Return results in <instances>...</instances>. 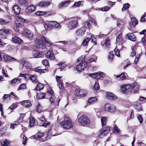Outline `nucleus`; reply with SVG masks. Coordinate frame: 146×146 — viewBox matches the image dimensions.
<instances>
[{
    "instance_id": "9",
    "label": "nucleus",
    "mask_w": 146,
    "mask_h": 146,
    "mask_svg": "<svg viewBox=\"0 0 146 146\" xmlns=\"http://www.w3.org/2000/svg\"><path fill=\"white\" fill-rule=\"evenodd\" d=\"M46 58L50 60H55V57L54 54L51 50L47 51L45 53Z\"/></svg>"
},
{
    "instance_id": "46",
    "label": "nucleus",
    "mask_w": 146,
    "mask_h": 146,
    "mask_svg": "<svg viewBox=\"0 0 146 146\" xmlns=\"http://www.w3.org/2000/svg\"><path fill=\"white\" fill-rule=\"evenodd\" d=\"M122 45L121 43L120 42L118 44V43L117 42L116 46L115 49L118 50H121L122 49Z\"/></svg>"
},
{
    "instance_id": "22",
    "label": "nucleus",
    "mask_w": 146,
    "mask_h": 146,
    "mask_svg": "<svg viewBox=\"0 0 146 146\" xmlns=\"http://www.w3.org/2000/svg\"><path fill=\"white\" fill-rule=\"evenodd\" d=\"M131 86L132 88V90H133L134 93L137 92L139 89V85L137 82H135L132 84Z\"/></svg>"
},
{
    "instance_id": "21",
    "label": "nucleus",
    "mask_w": 146,
    "mask_h": 146,
    "mask_svg": "<svg viewBox=\"0 0 146 146\" xmlns=\"http://www.w3.org/2000/svg\"><path fill=\"white\" fill-rule=\"evenodd\" d=\"M33 54L35 58H40L43 56V53L42 52H38L37 51H34L33 52Z\"/></svg>"
},
{
    "instance_id": "42",
    "label": "nucleus",
    "mask_w": 146,
    "mask_h": 146,
    "mask_svg": "<svg viewBox=\"0 0 146 146\" xmlns=\"http://www.w3.org/2000/svg\"><path fill=\"white\" fill-rule=\"evenodd\" d=\"M9 144V142L7 140H5L1 142L2 146H8Z\"/></svg>"
},
{
    "instance_id": "30",
    "label": "nucleus",
    "mask_w": 146,
    "mask_h": 146,
    "mask_svg": "<svg viewBox=\"0 0 146 146\" xmlns=\"http://www.w3.org/2000/svg\"><path fill=\"white\" fill-rule=\"evenodd\" d=\"M18 4L20 5H26L27 4V0H18Z\"/></svg>"
},
{
    "instance_id": "11",
    "label": "nucleus",
    "mask_w": 146,
    "mask_h": 146,
    "mask_svg": "<svg viewBox=\"0 0 146 146\" xmlns=\"http://www.w3.org/2000/svg\"><path fill=\"white\" fill-rule=\"evenodd\" d=\"M48 24L51 27L54 28H60L61 26L60 23L55 21H48Z\"/></svg>"
},
{
    "instance_id": "48",
    "label": "nucleus",
    "mask_w": 146,
    "mask_h": 146,
    "mask_svg": "<svg viewBox=\"0 0 146 146\" xmlns=\"http://www.w3.org/2000/svg\"><path fill=\"white\" fill-rule=\"evenodd\" d=\"M130 7V5L129 3L125 4L123 5V8L122 9V11H124V9H128Z\"/></svg>"
},
{
    "instance_id": "39",
    "label": "nucleus",
    "mask_w": 146,
    "mask_h": 146,
    "mask_svg": "<svg viewBox=\"0 0 146 146\" xmlns=\"http://www.w3.org/2000/svg\"><path fill=\"white\" fill-rule=\"evenodd\" d=\"M131 20V23L134 26H135L138 23V21L135 17H132Z\"/></svg>"
},
{
    "instance_id": "35",
    "label": "nucleus",
    "mask_w": 146,
    "mask_h": 146,
    "mask_svg": "<svg viewBox=\"0 0 146 146\" xmlns=\"http://www.w3.org/2000/svg\"><path fill=\"white\" fill-rule=\"evenodd\" d=\"M96 100V98L95 97H93L89 98L88 100L87 105H89L91 104L92 103L95 102Z\"/></svg>"
},
{
    "instance_id": "7",
    "label": "nucleus",
    "mask_w": 146,
    "mask_h": 146,
    "mask_svg": "<svg viewBox=\"0 0 146 146\" xmlns=\"http://www.w3.org/2000/svg\"><path fill=\"white\" fill-rule=\"evenodd\" d=\"M104 109L105 111L111 112H114L116 110L115 106L109 104H106L104 105Z\"/></svg>"
},
{
    "instance_id": "13",
    "label": "nucleus",
    "mask_w": 146,
    "mask_h": 146,
    "mask_svg": "<svg viewBox=\"0 0 146 146\" xmlns=\"http://www.w3.org/2000/svg\"><path fill=\"white\" fill-rule=\"evenodd\" d=\"M86 66V62H81L77 66V70L78 71L81 72L84 70Z\"/></svg>"
},
{
    "instance_id": "23",
    "label": "nucleus",
    "mask_w": 146,
    "mask_h": 146,
    "mask_svg": "<svg viewBox=\"0 0 146 146\" xmlns=\"http://www.w3.org/2000/svg\"><path fill=\"white\" fill-rule=\"evenodd\" d=\"M50 4V3L48 1H41L39 3L38 5L40 7H44L48 6Z\"/></svg>"
},
{
    "instance_id": "62",
    "label": "nucleus",
    "mask_w": 146,
    "mask_h": 146,
    "mask_svg": "<svg viewBox=\"0 0 146 146\" xmlns=\"http://www.w3.org/2000/svg\"><path fill=\"white\" fill-rule=\"evenodd\" d=\"M122 38V34L121 33L117 37L116 39V42L118 43L120 41V38Z\"/></svg>"
},
{
    "instance_id": "27",
    "label": "nucleus",
    "mask_w": 146,
    "mask_h": 146,
    "mask_svg": "<svg viewBox=\"0 0 146 146\" xmlns=\"http://www.w3.org/2000/svg\"><path fill=\"white\" fill-rule=\"evenodd\" d=\"M35 9V7L34 5L28 6L26 9V11L27 13H30L33 11Z\"/></svg>"
},
{
    "instance_id": "38",
    "label": "nucleus",
    "mask_w": 146,
    "mask_h": 146,
    "mask_svg": "<svg viewBox=\"0 0 146 146\" xmlns=\"http://www.w3.org/2000/svg\"><path fill=\"white\" fill-rule=\"evenodd\" d=\"M21 82L20 80L17 79H14L11 81V84L12 85H14L16 83H19Z\"/></svg>"
},
{
    "instance_id": "5",
    "label": "nucleus",
    "mask_w": 146,
    "mask_h": 146,
    "mask_svg": "<svg viewBox=\"0 0 146 146\" xmlns=\"http://www.w3.org/2000/svg\"><path fill=\"white\" fill-rule=\"evenodd\" d=\"M78 25V21L73 20L70 21L68 24V27L70 30H72L76 28Z\"/></svg>"
},
{
    "instance_id": "17",
    "label": "nucleus",
    "mask_w": 146,
    "mask_h": 146,
    "mask_svg": "<svg viewBox=\"0 0 146 146\" xmlns=\"http://www.w3.org/2000/svg\"><path fill=\"white\" fill-rule=\"evenodd\" d=\"M24 31L27 37L29 38H31L33 36V33L31 31L27 28H25Z\"/></svg>"
},
{
    "instance_id": "16",
    "label": "nucleus",
    "mask_w": 146,
    "mask_h": 146,
    "mask_svg": "<svg viewBox=\"0 0 146 146\" xmlns=\"http://www.w3.org/2000/svg\"><path fill=\"white\" fill-rule=\"evenodd\" d=\"M3 57L4 60L6 62H11L16 60L14 58L11 57L6 54H4L3 55Z\"/></svg>"
},
{
    "instance_id": "25",
    "label": "nucleus",
    "mask_w": 146,
    "mask_h": 146,
    "mask_svg": "<svg viewBox=\"0 0 146 146\" xmlns=\"http://www.w3.org/2000/svg\"><path fill=\"white\" fill-rule=\"evenodd\" d=\"M41 39L44 42L46 45L48 46H50L53 44L47 38H46L44 36L41 37Z\"/></svg>"
},
{
    "instance_id": "44",
    "label": "nucleus",
    "mask_w": 146,
    "mask_h": 146,
    "mask_svg": "<svg viewBox=\"0 0 146 146\" xmlns=\"http://www.w3.org/2000/svg\"><path fill=\"white\" fill-rule=\"evenodd\" d=\"M43 136V134L41 132L37 133L35 135V137L36 138H38L42 137Z\"/></svg>"
},
{
    "instance_id": "41",
    "label": "nucleus",
    "mask_w": 146,
    "mask_h": 146,
    "mask_svg": "<svg viewBox=\"0 0 146 146\" xmlns=\"http://www.w3.org/2000/svg\"><path fill=\"white\" fill-rule=\"evenodd\" d=\"M59 66V68L60 69H63L66 66V64L62 62H60L58 64Z\"/></svg>"
},
{
    "instance_id": "12",
    "label": "nucleus",
    "mask_w": 146,
    "mask_h": 146,
    "mask_svg": "<svg viewBox=\"0 0 146 146\" xmlns=\"http://www.w3.org/2000/svg\"><path fill=\"white\" fill-rule=\"evenodd\" d=\"M93 24L95 26H96V22L94 19L92 17H90L89 19V21L86 22L84 23L85 27L87 26L88 27L90 28L91 25Z\"/></svg>"
},
{
    "instance_id": "26",
    "label": "nucleus",
    "mask_w": 146,
    "mask_h": 146,
    "mask_svg": "<svg viewBox=\"0 0 146 146\" xmlns=\"http://www.w3.org/2000/svg\"><path fill=\"white\" fill-rule=\"evenodd\" d=\"M21 104L23 106L27 108H29L31 106V102L28 100L23 101Z\"/></svg>"
},
{
    "instance_id": "56",
    "label": "nucleus",
    "mask_w": 146,
    "mask_h": 146,
    "mask_svg": "<svg viewBox=\"0 0 146 146\" xmlns=\"http://www.w3.org/2000/svg\"><path fill=\"white\" fill-rule=\"evenodd\" d=\"M42 63L44 66H47L49 65V63L47 59H44L42 61Z\"/></svg>"
},
{
    "instance_id": "8",
    "label": "nucleus",
    "mask_w": 146,
    "mask_h": 146,
    "mask_svg": "<svg viewBox=\"0 0 146 146\" xmlns=\"http://www.w3.org/2000/svg\"><path fill=\"white\" fill-rule=\"evenodd\" d=\"M74 93L78 97H83L86 96V91L83 89H78L75 90Z\"/></svg>"
},
{
    "instance_id": "59",
    "label": "nucleus",
    "mask_w": 146,
    "mask_h": 146,
    "mask_svg": "<svg viewBox=\"0 0 146 146\" xmlns=\"http://www.w3.org/2000/svg\"><path fill=\"white\" fill-rule=\"evenodd\" d=\"M135 108L138 111H140L141 110V106L139 104L135 105Z\"/></svg>"
},
{
    "instance_id": "50",
    "label": "nucleus",
    "mask_w": 146,
    "mask_h": 146,
    "mask_svg": "<svg viewBox=\"0 0 146 146\" xmlns=\"http://www.w3.org/2000/svg\"><path fill=\"white\" fill-rule=\"evenodd\" d=\"M26 88V86L25 84H22L20 85L19 86L17 90H20L21 89H24Z\"/></svg>"
},
{
    "instance_id": "20",
    "label": "nucleus",
    "mask_w": 146,
    "mask_h": 146,
    "mask_svg": "<svg viewBox=\"0 0 146 146\" xmlns=\"http://www.w3.org/2000/svg\"><path fill=\"white\" fill-rule=\"evenodd\" d=\"M12 41L15 43H17L19 44H21L23 41L20 38L17 36H14L12 40Z\"/></svg>"
},
{
    "instance_id": "14",
    "label": "nucleus",
    "mask_w": 146,
    "mask_h": 146,
    "mask_svg": "<svg viewBox=\"0 0 146 146\" xmlns=\"http://www.w3.org/2000/svg\"><path fill=\"white\" fill-rule=\"evenodd\" d=\"M106 98L110 100H115L117 98V97L111 92H108L106 94Z\"/></svg>"
},
{
    "instance_id": "47",
    "label": "nucleus",
    "mask_w": 146,
    "mask_h": 146,
    "mask_svg": "<svg viewBox=\"0 0 146 146\" xmlns=\"http://www.w3.org/2000/svg\"><path fill=\"white\" fill-rule=\"evenodd\" d=\"M120 131V129L118 128L116 125H114L113 126V131L114 133H118Z\"/></svg>"
},
{
    "instance_id": "54",
    "label": "nucleus",
    "mask_w": 146,
    "mask_h": 146,
    "mask_svg": "<svg viewBox=\"0 0 146 146\" xmlns=\"http://www.w3.org/2000/svg\"><path fill=\"white\" fill-rule=\"evenodd\" d=\"M56 97L54 95H52L50 98V101L51 104L54 103Z\"/></svg>"
},
{
    "instance_id": "51",
    "label": "nucleus",
    "mask_w": 146,
    "mask_h": 146,
    "mask_svg": "<svg viewBox=\"0 0 146 146\" xmlns=\"http://www.w3.org/2000/svg\"><path fill=\"white\" fill-rule=\"evenodd\" d=\"M110 39L109 38H108L106 40L105 44V46L106 47H108L110 45Z\"/></svg>"
},
{
    "instance_id": "53",
    "label": "nucleus",
    "mask_w": 146,
    "mask_h": 146,
    "mask_svg": "<svg viewBox=\"0 0 146 146\" xmlns=\"http://www.w3.org/2000/svg\"><path fill=\"white\" fill-rule=\"evenodd\" d=\"M140 55L141 54H140L139 55V54H137V56L136 57L134 61V63L135 64H137L138 63Z\"/></svg>"
},
{
    "instance_id": "34",
    "label": "nucleus",
    "mask_w": 146,
    "mask_h": 146,
    "mask_svg": "<svg viewBox=\"0 0 146 146\" xmlns=\"http://www.w3.org/2000/svg\"><path fill=\"white\" fill-rule=\"evenodd\" d=\"M107 118L105 117H103L101 119L102 125V127L106 125L107 121Z\"/></svg>"
},
{
    "instance_id": "2",
    "label": "nucleus",
    "mask_w": 146,
    "mask_h": 146,
    "mask_svg": "<svg viewBox=\"0 0 146 146\" xmlns=\"http://www.w3.org/2000/svg\"><path fill=\"white\" fill-rule=\"evenodd\" d=\"M110 127L108 126L102 127L99 131L98 136L100 138H102L108 134L110 131Z\"/></svg>"
},
{
    "instance_id": "63",
    "label": "nucleus",
    "mask_w": 146,
    "mask_h": 146,
    "mask_svg": "<svg viewBox=\"0 0 146 146\" xmlns=\"http://www.w3.org/2000/svg\"><path fill=\"white\" fill-rule=\"evenodd\" d=\"M137 118L139 121V122L140 123H141L142 122L143 118L142 116L140 115H138L137 116Z\"/></svg>"
},
{
    "instance_id": "29",
    "label": "nucleus",
    "mask_w": 146,
    "mask_h": 146,
    "mask_svg": "<svg viewBox=\"0 0 146 146\" xmlns=\"http://www.w3.org/2000/svg\"><path fill=\"white\" fill-rule=\"evenodd\" d=\"M116 78L118 80H124L126 76L124 73H122L119 75H116Z\"/></svg>"
},
{
    "instance_id": "19",
    "label": "nucleus",
    "mask_w": 146,
    "mask_h": 146,
    "mask_svg": "<svg viewBox=\"0 0 146 146\" xmlns=\"http://www.w3.org/2000/svg\"><path fill=\"white\" fill-rule=\"evenodd\" d=\"M70 1H67L61 2L58 5V6L59 8H63L67 7L69 4Z\"/></svg>"
},
{
    "instance_id": "43",
    "label": "nucleus",
    "mask_w": 146,
    "mask_h": 146,
    "mask_svg": "<svg viewBox=\"0 0 146 146\" xmlns=\"http://www.w3.org/2000/svg\"><path fill=\"white\" fill-rule=\"evenodd\" d=\"M36 111L38 113H40L42 110V108L39 104H38L36 106Z\"/></svg>"
},
{
    "instance_id": "33",
    "label": "nucleus",
    "mask_w": 146,
    "mask_h": 146,
    "mask_svg": "<svg viewBox=\"0 0 146 146\" xmlns=\"http://www.w3.org/2000/svg\"><path fill=\"white\" fill-rule=\"evenodd\" d=\"M35 122V118L33 117H31L29 119V126L30 127H33Z\"/></svg>"
},
{
    "instance_id": "28",
    "label": "nucleus",
    "mask_w": 146,
    "mask_h": 146,
    "mask_svg": "<svg viewBox=\"0 0 146 146\" xmlns=\"http://www.w3.org/2000/svg\"><path fill=\"white\" fill-rule=\"evenodd\" d=\"M127 36L128 39L131 41H135L136 40V37L133 33H128L127 35Z\"/></svg>"
},
{
    "instance_id": "4",
    "label": "nucleus",
    "mask_w": 146,
    "mask_h": 146,
    "mask_svg": "<svg viewBox=\"0 0 146 146\" xmlns=\"http://www.w3.org/2000/svg\"><path fill=\"white\" fill-rule=\"evenodd\" d=\"M121 90L123 93H128L131 92L132 90V88L131 85L125 84L121 86Z\"/></svg>"
},
{
    "instance_id": "18",
    "label": "nucleus",
    "mask_w": 146,
    "mask_h": 146,
    "mask_svg": "<svg viewBox=\"0 0 146 146\" xmlns=\"http://www.w3.org/2000/svg\"><path fill=\"white\" fill-rule=\"evenodd\" d=\"M25 64H29V62L26 61L24 59H22L20 60V63L19 64V69L20 70H22Z\"/></svg>"
},
{
    "instance_id": "58",
    "label": "nucleus",
    "mask_w": 146,
    "mask_h": 146,
    "mask_svg": "<svg viewBox=\"0 0 146 146\" xmlns=\"http://www.w3.org/2000/svg\"><path fill=\"white\" fill-rule=\"evenodd\" d=\"M44 27L45 28V29L46 30H50L51 29L50 27L48 24V21L47 23H45L44 24Z\"/></svg>"
},
{
    "instance_id": "61",
    "label": "nucleus",
    "mask_w": 146,
    "mask_h": 146,
    "mask_svg": "<svg viewBox=\"0 0 146 146\" xmlns=\"http://www.w3.org/2000/svg\"><path fill=\"white\" fill-rule=\"evenodd\" d=\"M110 9L109 7L105 6L104 7L100 8V10L103 11H107Z\"/></svg>"
},
{
    "instance_id": "1",
    "label": "nucleus",
    "mask_w": 146,
    "mask_h": 146,
    "mask_svg": "<svg viewBox=\"0 0 146 146\" xmlns=\"http://www.w3.org/2000/svg\"><path fill=\"white\" fill-rule=\"evenodd\" d=\"M61 126L64 128L69 129L73 127V123L69 117L65 116L64 117V120L61 122Z\"/></svg>"
},
{
    "instance_id": "49",
    "label": "nucleus",
    "mask_w": 146,
    "mask_h": 146,
    "mask_svg": "<svg viewBox=\"0 0 146 146\" xmlns=\"http://www.w3.org/2000/svg\"><path fill=\"white\" fill-rule=\"evenodd\" d=\"M82 1L75 2L73 6L78 7L82 5Z\"/></svg>"
},
{
    "instance_id": "57",
    "label": "nucleus",
    "mask_w": 146,
    "mask_h": 146,
    "mask_svg": "<svg viewBox=\"0 0 146 146\" xmlns=\"http://www.w3.org/2000/svg\"><path fill=\"white\" fill-rule=\"evenodd\" d=\"M94 88L96 90H98L99 89V86L97 82H96L94 85Z\"/></svg>"
},
{
    "instance_id": "6",
    "label": "nucleus",
    "mask_w": 146,
    "mask_h": 146,
    "mask_svg": "<svg viewBox=\"0 0 146 146\" xmlns=\"http://www.w3.org/2000/svg\"><path fill=\"white\" fill-rule=\"evenodd\" d=\"M35 42L37 47L42 49H44L46 48V45L43 43L44 41L41 39V38L40 39L36 38Z\"/></svg>"
},
{
    "instance_id": "40",
    "label": "nucleus",
    "mask_w": 146,
    "mask_h": 146,
    "mask_svg": "<svg viewBox=\"0 0 146 146\" xmlns=\"http://www.w3.org/2000/svg\"><path fill=\"white\" fill-rule=\"evenodd\" d=\"M30 79L34 83L37 82L38 81L36 79V76L34 75H31L30 77Z\"/></svg>"
},
{
    "instance_id": "64",
    "label": "nucleus",
    "mask_w": 146,
    "mask_h": 146,
    "mask_svg": "<svg viewBox=\"0 0 146 146\" xmlns=\"http://www.w3.org/2000/svg\"><path fill=\"white\" fill-rule=\"evenodd\" d=\"M3 32L5 33H8L11 32V30L9 29H3Z\"/></svg>"
},
{
    "instance_id": "3",
    "label": "nucleus",
    "mask_w": 146,
    "mask_h": 146,
    "mask_svg": "<svg viewBox=\"0 0 146 146\" xmlns=\"http://www.w3.org/2000/svg\"><path fill=\"white\" fill-rule=\"evenodd\" d=\"M78 121L80 124L82 125H88L90 123V119L86 116L82 115L78 119Z\"/></svg>"
},
{
    "instance_id": "32",
    "label": "nucleus",
    "mask_w": 146,
    "mask_h": 146,
    "mask_svg": "<svg viewBox=\"0 0 146 146\" xmlns=\"http://www.w3.org/2000/svg\"><path fill=\"white\" fill-rule=\"evenodd\" d=\"M15 25L16 26H17L19 27H21L23 25V21H20L19 20H16L15 21Z\"/></svg>"
},
{
    "instance_id": "10",
    "label": "nucleus",
    "mask_w": 146,
    "mask_h": 146,
    "mask_svg": "<svg viewBox=\"0 0 146 146\" xmlns=\"http://www.w3.org/2000/svg\"><path fill=\"white\" fill-rule=\"evenodd\" d=\"M103 73L102 72H97L94 73L89 74V76L96 79H98L102 77Z\"/></svg>"
},
{
    "instance_id": "36",
    "label": "nucleus",
    "mask_w": 146,
    "mask_h": 146,
    "mask_svg": "<svg viewBox=\"0 0 146 146\" xmlns=\"http://www.w3.org/2000/svg\"><path fill=\"white\" fill-rule=\"evenodd\" d=\"M34 70L36 72H37L39 73L40 74H41V73H44V71L45 70L44 69H40V67H37L35 68Z\"/></svg>"
},
{
    "instance_id": "60",
    "label": "nucleus",
    "mask_w": 146,
    "mask_h": 146,
    "mask_svg": "<svg viewBox=\"0 0 146 146\" xmlns=\"http://www.w3.org/2000/svg\"><path fill=\"white\" fill-rule=\"evenodd\" d=\"M17 106V104L16 103H13L9 107V108L10 109H13L16 108Z\"/></svg>"
},
{
    "instance_id": "15",
    "label": "nucleus",
    "mask_w": 146,
    "mask_h": 146,
    "mask_svg": "<svg viewBox=\"0 0 146 146\" xmlns=\"http://www.w3.org/2000/svg\"><path fill=\"white\" fill-rule=\"evenodd\" d=\"M84 28L85 27H83L78 29L75 32L76 35L79 36H82L85 31Z\"/></svg>"
},
{
    "instance_id": "55",
    "label": "nucleus",
    "mask_w": 146,
    "mask_h": 146,
    "mask_svg": "<svg viewBox=\"0 0 146 146\" xmlns=\"http://www.w3.org/2000/svg\"><path fill=\"white\" fill-rule=\"evenodd\" d=\"M37 96L39 99H43L45 98V94L44 93H40L37 94Z\"/></svg>"
},
{
    "instance_id": "31",
    "label": "nucleus",
    "mask_w": 146,
    "mask_h": 146,
    "mask_svg": "<svg viewBox=\"0 0 146 146\" xmlns=\"http://www.w3.org/2000/svg\"><path fill=\"white\" fill-rule=\"evenodd\" d=\"M44 88V85L40 83L38 84L35 88V89L36 90L39 91L42 90Z\"/></svg>"
},
{
    "instance_id": "52",
    "label": "nucleus",
    "mask_w": 146,
    "mask_h": 146,
    "mask_svg": "<svg viewBox=\"0 0 146 146\" xmlns=\"http://www.w3.org/2000/svg\"><path fill=\"white\" fill-rule=\"evenodd\" d=\"M44 12L38 11L36 13V14L38 16H42L45 15Z\"/></svg>"
},
{
    "instance_id": "24",
    "label": "nucleus",
    "mask_w": 146,
    "mask_h": 146,
    "mask_svg": "<svg viewBox=\"0 0 146 146\" xmlns=\"http://www.w3.org/2000/svg\"><path fill=\"white\" fill-rule=\"evenodd\" d=\"M13 10L15 14L18 15L20 13V8L17 5L14 6L13 7Z\"/></svg>"
},
{
    "instance_id": "37",
    "label": "nucleus",
    "mask_w": 146,
    "mask_h": 146,
    "mask_svg": "<svg viewBox=\"0 0 146 146\" xmlns=\"http://www.w3.org/2000/svg\"><path fill=\"white\" fill-rule=\"evenodd\" d=\"M90 39L89 38H87L84 40L82 44V45L83 46H86L88 45L89 41L90 40Z\"/></svg>"
},
{
    "instance_id": "45",
    "label": "nucleus",
    "mask_w": 146,
    "mask_h": 146,
    "mask_svg": "<svg viewBox=\"0 0 146 146\" xmlns=\"http://www.w3.org/2000/svg\"><path fill=\"white\" fill-rule=\"evenodd\" d=\"M96 38L95 36L93 35L91 36V39L92 42H93L94 44H96L97 43L96 42Z\"/></svg>"
}]
</instances>
